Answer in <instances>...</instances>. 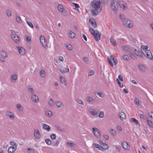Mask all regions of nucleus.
Here are the masks:
<instances>
[{"mask_svg":"<svg viewBox=\"0 0 153 153\" xmlns=\"http://www.w3.org/2000/svg\"><path fill=\"white\" fill-rule=\"evenodd\" d=\"M123 148L126 150L128 151L129 150V147L127 143L125 141H123L121 142Z\"/></svg>","mask_w":153,"mask_h":153,"instance_id":"nucleus-12","label":"nucleus"},{"mask_svg":"<svg viewBox=\"0 0 153 153\" xmlns=\"http://www.w3.org/2000/svg\"><path fill=\"white\" fill-rule=\"evenodd\" d=\"M48 102L49 104L51 106H53L54 104L53 100L51 99L49 100H48Z\"/></svg>","mask_w":153,"mask_h":153,"instance_id":"nucleus-32","label":"nucleus"},{"mask_svg":"<svg viewBox=\"0 0 153 153\" xmlns=\"http://www.w3.org/2000/svg\"><path fill=\"white\" fill-rule=\"evenodd\" d=\"M97 94L100 97L103 98L104 97V95L101 92H98L97 93Z\"/></svg>","mask_w":153,"mask_h":153,"instance_id":"nucleus-54","label":"nucleus"},{"mask_svg":"<svg viewBox=\"0 0 153 153\" xmlns=\"http://www.w3.org/2000/svg\"><path fill=\"white\" fill-rule=\"evenodd\" d=\"M148 48V47L147 46H142L141 50L143 54L147 58L152 59L153 58V56L151 51L147 50Z\"/></svg>","mask_w":153,"mask_h":153,"instance_id":"nucleus-2","label":"nucleus"},{"mask_svg":"<svg viewBox=\"0 0 153 153\" xmlns=\"http://www.w3.org/2000/svg\"><path fill=\"white\" fill-rule=\"evenodd\" d=\"M67 145L69 146L73 147L74 144L71 142H68L67 143Z\"/></svg>","mask_w":153,"mask_h":153,"instance_id":"nucleus-45","label":"nucleus"},{"mask_svg":"<svg viewBox=\"0 0 153 153\" xmlns=\"http://www.w3.org/2000/svg\"><path fill=\"white\" fill-rule=\"evenodd\" d=\"M118 3L120 7L124 10L127 9V4L121 0H119Z\"/></svg>","mask_w":153,"mask_h":153,"instance_id":"nucleus-8","label":"nucleus"},{"mask_svg":"<svg viewBox=\"0 0 153 153\" xmlns=\"http://www.w3.org/2000/svg\"><path fill=\"white\" fill-rule=\"evenodd\" d=\"M93 133L97 137H98L100 136V131L97 128H92Z\"/></svg>","mask_w":153,"mask_h":153,"instance_id":"nucleus-10","label":"nucleus"},{"mask_svg":"<svg viewBox=\"0 0 153 153\" xmlns=\"http://www.w3.org/2000/svg\"><path fill=\"white\" fill-rule=\"evenodd\" d=\"M31 99V100L35 102H38L39 101L38 97L34 94L32 95Z\"/></svg>","mask_w":153,"mask_h":153,"instance_id":"nucleus-11","label":"nucleus"},{"mask_svg":"<svg viewBox=\"0 0 153 153\" xmlns=\"http://www.w3.org/2000/svg\"><path fill=\"white\" fill-rule=\"evenodd\" d=\"M102 145L103 146L102 147L103 148H104V149H108V146L104 143H103Z\"/></svg>","mask_w":153,"mask_h":153,"instance_id":"nucleus-48","label":"nucleus"},{"mask_svg":"<svg viewBox=\"0 0 153 153\" xmlns=\"http://www.w3.org/2000/svg\"><path fill=\"white\" fill-rule=\"evenodd\" d=\"M89 22L91 23V24L93 23H94V22H96L95 21L94 19L92 18H91L89 19Z\"/></svg>","mask_w":153,"mask_h":153,"instance_id":"nucleus-57","label":"nucleus"},{"mask_svg":"<svg viewBox=\"0 0 153 153\" xmlns=\"http://www.w3.org/2000/svg\"><path fill=\"white\" fill-rule=\"evenodd\" d=\"M16 20L18 23H21L22 20L20 16H17L16 17Z\"/></svg>","mask_w":153,"mask_h":153,"instance_id":"nucleus-36","label":"nucleus"},{"mask_svg":"<svg viewBox=\"0 0 153 153\" xmlns=\"http://www.w3.org/2000/svg\"><path fill=\"white\" fill-rule=\"evenodd\" d=\"M91 25L94 28H96L97 27V25L96 22H94V23H93Z\"/></svg>","mask_w":153,"mask_h":153,"instance_id":"nucleus-61","label":"nucleus"},{"mask_svg":"<svg viewBox=\"0 0 153 153\" xmlns=\"http://www.w3.org/2000/svg\"><path fill=\"white\" fill-rule=\"evenodd\" d=\"M58 9L59 11L62 13L63 12V10H64L63 7L60 5H58Z\"/></svg>","mask_w":153,"mask_h":153,"instance_id":"nucleus-37","label":"nucleus"},{"mask_svg":"<svg viewBox=\"0 0 153 153\" xmlns=\"http://www.w3.org/2000/svg\"><path fill=\"white\" fill-rule=\"evenodd\" d=\"M28 152L29 153H34V151L33 149L31 148H28L27 149Z\"/></svg>","mask_w":153,"mask_h":153,"instance_id":"nucleus-50","label":"nucleus"},{"mask_svg":"<svg viewBox=\"0 0 153 153\" xmlns=\"http://www.w3.org/2000/svg\"><path fill=\"white\" fill-rule=\"evenodd\" d=\"M31 40V39L30 36H27L26 37V41L27 42H30Z\"/></svg>","mask_w":153,"mask_h":153,"instance_id":"nucleus-53","label":"nucleus"},{"mask_svg":"<svg viewBox=\"0 0 153 153\" xmlns=\"http://www.w3.org/2000/svg\"><path fill=\"white\" fill-rule=\"evenodd\" d=\"M131 120L132 123H135L136 125H138L139 126H140V124L138 121L135 118H131Z\"/></svg>","mask_w":153,"mask_h":153,"instance_id":"nucleus-19","label":"nucleus"},{"mask_svg":"<svg viewBox=\"0 0 153 153\" xmlns=\"http://www.w3.org/2000/svg\"><path fill=\"white\" fill-rule=\"evenodd\" d=\"M103 137L105 140H108L109 139L108 136L106 134L103 135Z\"/></svg>","mask_w":153,"mask_h":153,"instance_id":"nucleus-62","label":"nucleus"},{"mask_svg":"<svg viewBox=\"0 0 153 153\" xmlns=\"http://www.w3.org/2000/svg\"><path fill=\"white\" fill-rule=\"evenodd\" d=\"M10 143L11 146L8 149V152L13 153L16 150L18 145L15 142L13 141H10Z\"/></svg>","mask_w":153,"mask_h":153,"instance_id":"nucleus-3","label":"nucleus"},{"mask_svg":"<svg viewBox=\"0 0 153 153\" xmlns=\"http://www.w3.org/2000/svg\"><path fill=\"white\" fill-rule=\"evenodd\" d=\"M60 80L62 83L64 85H66V79L64 77H60Z\"/></svg>","mask_w":153,"mask_h":153,"instance_id":"nucleus-28","label":"nucleus"},{"mask_svg":"<svg viewBox=\"0 0 153 153\" xmlns=\"http://www.w3.org/2000/svg\"><path fill=\"white\" fill-rule=\"evenodd\" d=\"M16 107L18 109V110L20 111H22L23 110V107L20 104H17L16 105Z\"/></svg>","mask_w":153,"mask_h":153,"instance_id":"nucleus-22","label":"nucleus"},{"mask_svg":"<svg viewBox=\"0 0 153 153\" xmlns=\"http://www.w3.org/2000/svg\"><path fill=\"white\" fill-rule=\"evenodd\" d=\"M1 56L4 58H7L8 57L7 55L6 52L4 51L1 52Z\"/></svg>","mask_w":153,"mask_h":153,"instance_id":"nucleus-21","label":"nucleus"},{"mask_svg":"<svg viewBox=\"0 0 153 153\" xmlns=\"http://www.w3.org/2000/svg\"><path fill=\"white\" fill-rule=\"evenodd\" d=\"M27 24L30 27L32 28H33L34 27L33 26L31 22H27Z\"/></svg>","mask_w":153,"mask_h":153,"instance_id":"nucleus-55","label":"nucleus"},{"mask_svg":"<svg viewBox=\"0 0 153 153\" xmlns=\"http://www.w3.org/2000/svg\"><path fill=\"white\" fill-rule=\"evenodd\" d=\"M119 116L120 119L122 120H124L126 118V116L124 112H121L119 113Z\"/></svg>","mask_w":153,"mask_h":153,"instance_id":"nucleus-18","label":"nucleus"},{"mask_svg":"<svg viewBox=\"0 0 153 153\" xmlns=\"http://www.w3.org/2000/svg\"><path fill=\"white\" fill-rule=\"evenodd\" d=\"M101 151H103V150L104 149V148H103V147L101 146H99L98 148Z\"/></svg>","mask_w":153,"mask_h":153,"instance_id":"nucleus-63","label":"nucleus"},{"mask_svg":"<svg viewBox=\"0 0 153 153\" xmlns=\"http://www.w3.org/2000/svg\"><path fill=\"white\" fill-rule=\"evenodd\" d=\"M51 139L52 140L55 139L56 138V135L55 134H52L50 136Z\"/></svg>","mask_w":153,"mask_h":153,"instance_id":"nucleus-51","label":"nucleus"},{"mask_svg":"<svg viewBox=\"0 0 153 153\" xmlns=\"http://www.w3.org/2000/svg\"><path fill=\"white\" fill-rule=\"evenodd\" d=\"M17 48L18 49L19 52L21 55H23L25 54V51L24 48L21 47H17Z\"/></svg>","mask_w":153,"mask_h":153,"instance_id":"nucleus-15","label":"nucleus"},{"mask_svg":"<svg viewBox=\"0 0 153 153\" xmlns=\"http://www.w3.org/2000/svg\"><path fill=\"white\" fill-rule=\"evenodd\" d=\"M89 113L90 114L94 116H96L97 114V112L93 109L90 110Z\"/></svg>","mask_w":153,"mask_h":153,"instance_id":"nucleus-25","label":"nucleus"},{"mask_svg":"<svg viewBox=\"0 0 153 153\" xmlns=\"http://www.w3.org/2000/svg\"><path fill=\"white\" fill-rule=\"evenodd\" d=\"M121 148V146L119 145H117V146L116 147V149L118 152H120V151Z\"/></svg>","mask_w":153,"mask_h":153,"instance_id":"nucleus-52","label":"nucleus"},{"mask_svg":"<svg viewBox=\"0 0 153 153\" xmlns=\"http://www.w3.org/2000/svg\"><path fill=\"white\" fill-rule=\"evenodd\" d=\"M66 47L69 50H72V46L70 44L66 45Z\"/></svg>","mask_w":153,"mask_h":153,"instance_id":"nucleus-39","label":"nucleus"},{"mask_svg":"<svg viewBox=\"0 0 153 153\" xmlns=\"http://www.w3.org/2000/svg\"><path fill=\"white\" fill-rule=\"evenodd\" d=\"M123 22L124 25L127 27L131 28L133 26L132 23L129 20L124 19Z\"/></svg>","mask_w":153,"mask_h":153,"instance_id":"nucleus-5","label":"nucleus"},{"mask_svg":"<svg viewBox=\"0 0 153 153\" xmlns=\"http://www.w3.org/2000/svg\"><path fill=\"white\" fill-rule=\"evenodd\" d=\"M45 73V72L43 70L41 71L40 72V74L42 77H43L45 75L44 74Z\"/></svg>","mask_w":153,"mask_h":153,"instance_id":"nucleus-56","label":"nucleus"},{"mask_svg":"<svg viewBox=\"0 0 153 153\" xmlns=\"http://www.w3.org/2000/svg\"><path fill=\"white\" fill-rule=\"evenodd\" d=\"M55 103L56 106L59 108L62 107L63 106L62 102L60 101H56Z\"/></svg>","mask_w":153,"mask_h":153,"instance_id":"nucleus-24","label":"nucleus"},{"mask_svg":"<svg viewBox=\"0 0 153 153\" xmlns=\"http://www.w3.org/2000/svg\"><path fill=\"white\" fill-rule=\"evenodd\" d=\"M122 48L126 51H130L129 48L127 46H123L122 47Z\"/></svg>","mask_w":153,"mask_h":153,"instance_id":"nucleus-35","label":"nucleus"},{"mask_svg":"<svg viewBox=\"0 0 153 153\" xmlns=\"http://www.w3.org/2000/svg\"><path fill=\"white\" fill-rule=\"evenodd\" d=\"M93 146H94V147L95 148H98V147H99L100 145H99L97 143H93Z\"/></svg>","mask_w":153,"mask_h":153,"instance_id":"nucleus-64","label":"nucleus"},{"mask_svg":"<svg viewBox=\"0 0 153 153\" xmlns=\"http://www.w3.org/2000/svg\"><path fill=\"white\" fill-rule=\"evenodd\" d=\"M139 116L140 117V118L141 119H143V120H146V118L145 117V116L143 115V114H140L139 115Z\"/></svg>","mask_w":153,"mask_h":153,"instance_id":"nucleus-47","label":"nucleus"},{"mask_svg":"<svg viewBox=\"0 0 153 153\" xmlns=\"http://www.w3.org/2000/svg\"><path fill=\"white\" fill-rule=\"evenodd\" d=\"M96 32L93 35L95 39L97 41H98L100 39L101 33L98 30H96Z\"/></svg>","mask_w":153,"mask_h":153,"instance_id":"nucleus-9","label":"nucleus"},{"mask_svg":"<svg viewBox=\"0 0 153 153\" xmlns=\"http://www.w3.org/2000/svg\"><path fill=\"white\" fill-rule=\"evenodd\" d=\"M76 101L78 104H79L80 105H84V103H83L81 99H77L76 100Z\"/></svg>","mask_w":153,"mask_h":153,"instance_id":"nucleus-38","label":"nucleus"},{"mask_svg":"<svg viewBox=\"0 0 153 153\" xmlns=\"http://www.w3.org/2000/svg\"><path fill=\"white\" fill-rule=\"evenodd\" d=\"M69 36L71 38H74L75 34L71 30H70L69 32Z\"/></svg>","mask_w":153,"mask_h":153,"instance_id":"nucleus-29","label":"nucleus"},{"mask_svg":"<svg viewBox=\"0 0 153 153\" xmlns=\"http://www.w3.org/2000/svg\"><path fill=\"white\" fill-rule=\"evenodd\" d=\"M122 58L124 60L127 61L129 59V56L128 55L126 54H124L123 55Z\"/></svg>","mask_w":153,"mask_h":153,"instance_id":"nucleus-33","label":"nucleus"},{"mask_svg":"<svg viewBox=\"0 0 153 153\" xmlns=\"http://www.w3.org/2000/svg\"><path fill=\"white\" fill-rule=\"evenodd\" d=\"M118 78L121 81H123V77L122 75L120 74L118 76Z\"/></svg>","mask_w":153,"mask_h":153,"instance_id":"nucleus-60","label":"nucleus"},{"mask_svg":"<svg viewBox=\"0 0 153 153\" xmlns=\"http://www.w3.org/2000/svg\"><path fill=\"white\" fill-rule=\"evenodd\" d=\"M117 7L118 5L116 1L114 0H112L111 2L110 7L114 13L115 14L118 11Z\"/></svg>","mask_w":153,"mask_h":153,"instance_id":"nucleus-4","label":"nucleus"},{"mask_svg":"<svg viewBox=\"0 0 153 153\" xmlns=\"http://www.w3.org/2000/svg\"><path fill=\"white\" fill-rule=\"evenodd\" d=\"M89 30L91 32V33L92 35H94L95 33H96V30H94L93 28H90L89 29Z\"/></svg>","mask_w":153,"mask_h":153,"instance_id":"nucleus-44","label":"nucleus"},{"mask_svg":"<svg viewBox=\"0 0 153 153\" xmlns=\"http://www.w3.org/2000/svg\"><path fill=\"white\" fill-rule=\"evenodd\" d=\"M6 115L7 116L10 118L12 120L14 119V116L13 114L10 111H7L6 113Z\"/></svg>","mask_w":153,"mask_h":153,"instance_id":"nucleus-16","label":"nucleus"},{"mask_svg":"<svg viewBox=\"0 0 153 153\" xmlns=\"http://www.w3.org/2000/svg\"><path fill=\"white\" fill-rule=\"evenodd\" d=\"M12 39L16 43L19 42V37L16 34H13L11 36Z\"/></svg>","mask_w":153,"mask_h":153,"instance_id":"nucleus-14","label":"nucleus"},{"mask_svg":"<svg viewBox=\"0 0 153 153\" xmlns=\"http://www.w3.org/2000/svg\"><path fill=\"white\" fill-rule=\"evenodd\" d=\"M104 113L103 112L101 111L99 114V116L100 118H102L104 117Z\"/></svg>","mask_w":153,"mask_h":153,"instance_id":"nucleus-49","label":"nucleus"},{"mask_svg":"<svg viewBox=\"0 0 153 153\" xmlns=\"http://www.w3.org/2000/svg\"><path fill=\"white\" fill-rule=\"evenodd\" d=\"M100 1L97 0H94L91 2V12L93 16H97L100 12L102 7L100 6Z\"/></svg>","mask_w":153,"mask_h":153,"instance_id":"nucleus-1","label":"nucleus"},{"mask_svg":"<svg viewBox=\"0 0 153 153\" xmlns=\"http://www.w3.org/2000/svg\"><path fill=\"white\" fill-rule=\"evenodd\" d=\"M42 126L43 129L46 130L48 131H50L51 129V127L46 124H44L42 125Z\"/></svg>","mask_w":153,"mask_h":153,"instance_id":"nucleus-17","label":"nucleus"},{"mask_svg":"<svg viewBox=\"0 0 153 153\" xmlns=\"http://www.w3.org/2000/svg\"><path fill=\"white\" fill-rule=\"evenodd\" d=\"M148 114L150 117L153 118V112L149 113Z\"/></svg>","mask_w":153,"mask_h":153,"instance_id":"nucleus-59","label":"nucleus"},{"mask_svg":"<svg viewBox=\"0 0 153 153\" xmlns=\"http://www.w3.org/2000/svg\"><path fill=\"white\" fill-rule=\"evenodd\" d=\"M120 18L123 20V21L124 19H125L124 15L123 14H120Z\"/></svg>","mask_w":153,"mask_h":153,"instance_id":"nucleus-58","label":"nucleus"},{"mask_svg":"<svg viewBox=\"0 0 153 153\" xmlns=\"http://www.w3.org/2000/svg\"><path fill=\"white\" fill-rule=\"evenodd\" d=\"M34 136L36 139H39L40 138L41 136L39 130L37 129L33 130Z\"/></svg>","mask_w":153,"mask_h":153,"instance_id":"nucleus-7","label":"nucleus"},{"mask_svg":"<svg viewBox=\"0 0 153 153\" xmlns=\"http://www.w3.org/2000/svg\"><path fill=\"white\" fill-rule=\"evenodd\" d=\"M138 67L140 70L142 72H145L146 70V67L143 64H139L138 65Z\"/></svg>","mask_w":153,"mask_h":153,"instance_id":"nucleus-13","label":"nucleus"},{"mask_svg":"<svg viewBox=\"0 0 153 153\" xmlns=\"http://www.w3.org/2000/svg\"><path fill=\"white\" fill-rule=\"evenodd\" d=\"M147 122L148 125L151 127L153 128V124L152 121L149 120L147 119Z\"/></svg>","mask_w":153,"mask_h":153,"instance_id":"nucleus-30","label":"nucleus"},{"mask_svg":"<svg viewBox=\"0 0 153 153\" xmlns=\"http://www.w3.org/2000/svg\"><path fill=\"white\" fill-rule=\"evenodd\" d=\"M107 59L108 61V62L110 64L111 66L112 67H113V65L111 59L110 58L108 57L107 58Z\"/></svg>","mask_w":153,"mask_h":153,"instance_id":"nucleus-42","label":"nucleus"},{"mask_svg":"<svg viewBox=\"0 0 153 153\" xmlns=\"http://www.w3.org/2000/svg\"><path fill=\"white\" fill-rule=\"evenodd\" d=\"M46 143L48 145H50L51 144V141L49 139H46L45 140Z\"/></svg>","mask_w":153,"mask_h":153,"instance_id":"nucleus-40","label":"nucleus"},{"mask_svg":"<svg viewBox=\"0 0 153 153\" xmlns=\"http://www.w3.org/2000/svg\"><path fill=\"white\" fill-rule=\"evenodd\" d=\"M110 41L111 43L114 46H117V44L115 40L111 38L110 39Z\"/></svg>","mask_w":153,"mask_h":153,"instance_id":"nucleus-27","label":"nucleus"},{"mask_svg":"<svg viewBox=\"0 0 153 153\" xmlns=\"http://www.w3.org/2000/svg\"><path fill=\"white\" fill-rule=\"evenodd\" d=\"M95 71L94 70H92L90 72L88 73V76H90L94 75L95 74Z\"/></svg>","mask_w":153,"mask_h":153,"instance_id":"nucleus-46","label":"nucleus"},{"mask_svg":"<svg viewBox=\"0 0 153 153\" xmlns=\"http://www.w3.org/2000/svg\"><path fill=\"white\" fill-rule=\"evenodd\" d=\"M87 101L90 103H93L94 102V100L91 97L87 98Z\"/></svg>","mask_w":153,"mask_h":153,"instance_id":"nucleus-31","label":"nucleus"},{"mask_svg":"<svg viewBox=\"0 0 153 153\" xmlns=\"http://www.w3.org/2000/svg\"><path fill=\"white\" fill-rule=\"evenodd\" d=\"M17 76L16 75H12L11 77V80L13 82H15L17 80Z\"/></svg>","mask_w":153,"mask_h":153,"instance_id":"nucleus-26","label":"nucleus"},{"mask_svg":"<svg viewBox=\"0 0 153 153\" xmlns=\"http://www.w3.org/2000/svg\"><path fill=\"white\" fill-rule=\"evenodd\" d=\"M40 40L43 47L45 48H47V45L45 37L42 36H41L40 37Z\"/></svg>","mask_w":153,"mask_h":153,"instance_id":"nucleus-6","label":"nucleus"},{"mask_svg":"<svg viewBox=\"0 0 153 153\" xmlns=\"http://www.w3.org/2000/svg\"><path fill=\"white\" fill-rule=\"evenodd\" d=\"M6 13L7 16L8 17H10L11 16V11L9 10H7L6 11Z\"/></svg>","mask_w":153,"mask_h":153,"instance_id":"nucleus-43","label":"nucleus"},{"mask_svg":"<svg viewBox=\"0 0 153 153\" xmlns=\"http://www.w3.org/2000/svg\"><path fill=\"white\" fill-rule=\"evenodd\" d=\"M27 89L31 93L32 95L34 94V91L32 88H30V86H28Z\"/></svg>","mask_w":153,"mask_h":153,"instance_id":"nucleus-34","label":"nucleus"},{"mask_svg":"<svg viewBox=\"0 0 153 153\" xmlns=\"http://www.w3.org/2000/svg\"><path fill=\"white\" fill-rule=\"evenodd\" d=\"M45 114L46 115L49 117H51L52 115V113L51 111L50 110H45Z\"/></svg>","mask_w":153,"mask_h":153,"instance_id":"nucleus-23","label":"nucleus"},{"mask_svg":"<svg viewBox=\"0 0 153 153\" xmlns=\"http://www.w3.org/2000/svg\"><path fill=\"white\" fill-rule=\"evenodd\" d=\"M135 53L138 56L140 57H143V55L142 54L141 52L139 51H137L136 49H135L134 50Z\"/></svg>","mask_w":153,"mask_h":153,"instance_id":"nucleus-20","label":"nucleus"},{"mask_svg":"<svg viewBox=\"0 0 153 153\" xmlns=\"http://www.w3.org/2000/svg\"><path fill=\"white\" fill-rule=\"evenodd\" d=\"M110 133H111V134L114 136H116V131H114V130L112 129H111L110 131Z\"/></svg>","mask_w":153,"mask_h":153,"instance_id":"nucleus-41","label":"nucleus"}]
</instances>
